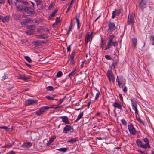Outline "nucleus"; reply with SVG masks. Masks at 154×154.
Returning <instances> with one entry per match:
<instances>
[{
	"mask_svg": "<svg viewBox=\"0 0 154 154\" xmlns=\"http://www.w3.org/2000/svg\"><path fill=\"white\" fill-rule=\"evenodd\" d=\"M61 107H62L61 106H57L54 105H52L50 107L47 106H43L39 108V109L38 111H36L35 113L37 115L40 116L41 114H43L45 111V110L48 109L49 108H54L57 109Z\"/></svg>",
	"mask_w": 154,
	"mask_h": 154,
	"instance_id": "obj_1",
	"label": "nucleus"
},
{
	"mask_svg": "<svg viewBox=\"0 0 154 154\" xmlns=\"http://www.w3.org/2000/svg\"><path fill=\"white\" fill-rule=\"evenodd\" d=\"M136 143L139 147L142 148L144 149L147 148H149L150 147V146L149 143H148L147 144H144V143L141 141L139 139H138L137 140Z\"/></svg>",
	"mask_w": 154,
	"mask_h": 154,
	"instance_id": "obj_2",
	"label": "nucleus"
},
{
	"mask_svg": "<svg viewBox=\"0 0 154 154\" xmlns=\"http://www.w3.org/2000/svg\"><path fill=\"white\" fill-rule=\"evenodd\" d=\"M108 29L107 31L109 32L112 33L113 31L115 30L117 28L114 23L111 21H109L108 24Z\"/></svg>",
	"mask_w": 154,
	"mask_h": 154,
	"instance_id": "obj_3",
	"label": "nucleus"
},
{
	"mask_svg": "<svg viewBox=\"0 0 154 154\" xmlns=\"http://www.w3.org/2000/svg\"><path fill=\"white\" fill-rule=\"evenodd\" d=\"M115 38V36L114 35H109L108 36V42L107 44L106 45L104 50H106L109 49L111 47V43L113 42V40Z\"/></svg>",
	"mask_w": 154,
	"mask_h": 154,
	"instance_id": "obj_4",
	"label": "nucleus"
},
{
	"mask_svg": "<svg viewBox=\"0 0 154 154\" xmlns=\"http://www.w3.org/2000/svg\"><path fill=\"white\" fill-rule=\"evenodd\" d=\"M135 17L134 14L133 13L131 14L130 15H129L128 19V25H132L134 24V23H135Z\"/></svg>",
	"mask_w": 154,
	"mask_h": 154,
	"instance_id": "obj_5",
	"label": "nucleus"
},
{
	"mask_svg": "<svg viewBox=\"0 0 154 154\" xmlns=\"http://www.w3.org/2000/svg\"><path fill=\"white\" fill-rule=\"evenodd\" d=\"M106 75L109 82H113L115 81V79L111 69L108 70L107 71Z\"/></svg>",
	"mask_w": 154,
	"mask_h": 154,
	"instance_id": "obj_6",
	"label": "nucleus"
},
{
	"mask_svg": "<svg viewBox=\"0 0 154 154\" xmlns=\"http://www.w3.org/2000/svg\"><path fill=\"white\" fill-rule=\"evenodd\" d=\"M92 33H91L90 34H88L87 33L86 34L85 39V45H87L89 42L91 41L92 38Z\"/></svg>",
	"mask_w": 154,
	"mask_h": 154,
	"instance_id": "obj_7",
	"label": "nucleus"
},
{
	"mask_svg": "<svg viewBox=\"0 0 154 154\" xmlns=\"http://www.w3.org/2000/svg\"><path fill=\"white\" fill-rule=\"evenodd\" d=\"M139 4V7L143 11V9L146 7V0H138Z\"/></svg>",
	"mask_w": 154,
	"mask_h": 154,
	"instance_id": "obj_8",
	"label": "nucleus"
},
{
	"mask_svg": "<svg viewBox=\"0 0 154 154\" xmlns=\"http://www.w3.org/2000/svg\"><path fill=\"white\" fill-rule=\"evenodd\" d=\"M37 103V100H34L31 99H28L26 100L25 102V106H27L32 105L35 104Z\"/></svg>",
	"mask_w": 154,
	"mask_h": 154,
	"instance_id": "obj_9",
	"label": "nucleus"
},
{
	"mask_svg": "<svg viewBox=\"0 0 154 154\" xmlns=\"http://www.w3.org/2000/svg\"><path fill=\"white\" fill-rule=\"evenodd\" d=\"M128 128L131 134L134 135L135 134L136 132L135 129L132 123H130V125H128Z\"/></svg>",
	"mask_w": 154,
	"mask_h": 154,
	"instance_id": "obj_10",
	"label": "nucleus"
},
{
	"mask_svg": "<svg viewBox=\"0 0 154 154\" xmlns=\"http://www.w3.org/2000/svg\"><path fill=\"white\" fill-rule=\"evenodd\" d=\"M121 13V10L119 9H116L113 11L112 13L111 18L112 19H114L116 16H118Z\"/></svg>",
	"mask_w": 154,
	"mask_h": 154,
	"instance_id": "obj_11",
	"label": "nucleus"
},
{
	"mask_svg": "<svg viewBox=\"0 0 154 154\" xmlns=\"http://www.w3.org/2000/svg\"><path fill=\"white\" fill-rule=\"evenodd\" d=\"M32 145V143L30 142L24 143L21 146V147L25 149L29 148Z\"/></svg>",
	"mask_w": 154,
	"mask_h": 154,
	"instance_id": "obj_12",
	"label": "nucleus"
},
{
	"mask_svg": "<svg viewBox=\"0 0 154 154\" xmlns=\"http://www.w3.org/2000/svg\"><path fill=\"white\" fill-rule=\"evenodd\" d=\"M59 118L61 119H62V122H64L66 124H70L67 116H61Z\"/></svg>",
	"mask_w": 154,
	"mask_h": 154,
	"instance_id": "obj_13",
	"label": "nucleus"
},
{
	"mask_svg": "<svg viewBox=\"0 0 154 154\" xmlns=\"http://www.w3.org/2000/svg\"><path fill=\"white\" fill-rule=\"evenodd\" d=\"M134 109L135 110V114L136 115V119L137 120V121H138L140 123L142 124L143 125H144V122L141 120V119L140 118H139V117H137V115L138 114V112L137 107L135 108Z\"/></svg>",
	"mask_w": 154,
	"mask_h": 154,
	"instance_id": "obj_14",
	"label": "nucleus"
},
{
	"mask_svg": "<svg viewBox=\"0 0 154 154\" xmlns=\"http://www.w3.org/2000/svg\"><path fill=\"white\" fill-rule=\"evenodd\" d=\"M71 126L69 125H66L64 128L63 133H67V131H69L71 130Z\"/></svg>",
	"mask_w": 154,
	"mask_h": 154,
	"instance_id": "obj_15",
	"label": "nucleus"
},
{
	"mask_svg": "<svg viewBox=\"0 0 154 154\" xmlns=\"http://www.w3.org/2000/svg\"><path fill=\"white\" fill-rule=\"evenodd\" d=\"M12 16L14 20H19L21 17V15L20 14L16 13L13 14Z\"/></svg>",
	"mask_w": 154,
	"mask_h": 154,
	"instance_id": "obj_16",
	"label": "nucleus"
},
{
	"mask_svg": "<svg viewBox=\"0 0 154 154\" xmlns=\"http://www.w3.org/2000/svg\"><path fill=\"white\" fill-rule=\"evenodd\" d=\"M113 106L114 108H118L119 109H121L122 108L121 105L116 102L114 103Z\"/></svg>",
	"mask_w": 154,
	"mask_h": 154,
	"instance_id": "obj_17",
	"label": "nucleus"
},
{
	"mask_svg": "<svg viewBox=\"0 0 154 154\" xmlns=\"http://www.w3.org/2000/svg\"><path fill=\"white\" fill-rule=\"evenodd\" d=\"M131 101L133 108L134 109L137 107V103L134 99H131Z\"/></svg>",
	"mask_w": 154,
	"mask_h": 154,
	"instance_id": "obj_18",
	"label": "nucleus"
},
{
	"mask_svg": "<svg viewBox=\"0 0 154 154\" xmlns=\"http://www.w3.org/2000/svg\"><path fill=\"white\" fill-rule=\"evenodd\" d=\"M56 138L55 136H54L49 139V140L48 142L46 143V145L48 146L51 144L52 143Z\"/></svg>",
	"mask_w": 154,
	"mask_h": 154,
	"instance_id": "obj_19",
	"label": "nucleus"
},
{
	"mask_svg": "<svg viewBox=\"0 0 154 154\" xmlns=\"http://www.w3.org/2000/svg\"><path fill=\"white\" fill-rule=\"evenodd\" d=\"M10 18V16L8 15L5 16L3 18H2V22L3 23H5L6 22H8L9 21Z\"/></svg>",
	"mask_w": 154,
	"mask_h": 154,
	"instance_id": "obj_20",
	"label": "nucleus"
},
{
	"mask_svg": "<svg viewBox=\"0 0 154 154\" xmlns=\"http://www.w3.org/2000/svg\"><path fill=\"white\" fill-rule=\"evenodd\" d=\"M132 46L134 48H135L136 47L137 43V39L135 38L132 39Z\"/></svg>",
	"mask_w": 154,
	"mask_h": 154,
	"instance_id": "obj_21",
	"label": "nucleus"
},
{
	"mask_svg": "<svg viewBox=\"0 0 154 154\" xmlns=\"http://www.w3.org/2000/svg\"><path fill=\"white\" fill-rule=\"evenodd\" d=\"M32 21V20L30 19H26L24 20L23 21L21 22L20 24L22 25H25L26 23Z\"/></svg>",
	"mask_w": 154,
	"mask_h": 154,
	"instance_id": "obj_22",
	"label": "nucleus"
},
{
	"mask_svg": "<svg viewBox=\"0 0 154 154\" xmlns=\"http://www.w3.org/2000/svg\"><path fill=\"white\" fill-rule=\"evenodd\" d=\"M37 37L39 39H45L48 37V35L45 34L37 35Z\"/></svg>",
	"mask_w": 154,
	"mask_h": 154,
	"instance_id": "obj_23",
	"label": "nucleus"
},
{
	"mask_svg": "<svg viewBox=\"0 0 154 154\" xmlns=\"http://www.w3.org/2000/svg\"><path fill=\"white\" fill-rule=\"evenodd\" d=\"M27 29L29 30L34 31L35 29V26L34 25L27 26Z\"/></svg>",
	"mask_w": 154,
	"mask_h": 154,
	"instance_id": "obj_24",
	"label": "nucleus"
},
{
	"mask_svg": "<svg viewBox=\"0 0 154 154\" xmlns=\"http://www.w3.org/2000/svg\"><path fill=\"white\" fill-rule=\"evenodd\" d=\"M73 26V25L72 24V20H71V22L70 24V26L69 27L68 29V30L67 32V34L69 35V32L71 30V29L72 27Z\"/></svg>",
	"mask_w": 154,
	"mask_h": 154,
	"instance_id": "obj_25",
	"label": "nucleus"
},
{
	"mask_svg": "<svg viewBox=\"0 0 154 154\" xmlns=\"http://www.w3.org/2000/svg\"><path fill=\"white\" fill-rule=\"evenodd\" d=\"M76 54L75 51L73 50L72 51V53L71 54V56L70 57V60H73L74 57V56Z\"/></svg>",
	"mask_w": 154,
	"mask_h": 154,
	"instance_id": "obj_26",
	"label": "nucleus"
},
{
	"mask_svg": "<svg viewBox=\"0 0 154 154\" xmlns=\"http://www.w3.org/2000/svg\"><path fill=\"white\" fill-rule=\"evenodd\" d=\"M78 141V138H75L73 139H70L68 140L67 141L69 143H75L76 141Z\"/></svg>",
	"mask_w": 154,
	"mask_h": 154,
	"instance_id": "obj_27",
	"label": "nucleus"
},
{
	"mask_svg": "<svg viewBox=\"0 0 154 154\" xmlns=\"http://www.w3.org/2000/svg\"><path fill=\"white\" fill-rule=\"evenodd\" d=\"M56 96V95H54L51 97L49 96H46L45 97L49 100H54V98Z\"/></svg>",
	"mask_w": 154,
	"mask_h": 154,
	"instance_id": "obj_28",
	"label": "nucleus"
},
{
	"mask_svg": "<svg viewBox=\"0 0 154 154\" xmlns=\"http://www.w3.org/2000/svg\"><path fill=\"white\" fill-rule=\"evenodd\" d=\"M25 33L28 35H32L34 33V31L32 30H29L27 31H25Z\"/></svg>",
	"mask_w": 154,
	"mask_h": 154,
	"instance_id": "obj_29",
	"label": "nucleus"
},
{
	"mask_svg": "<svg viewBox=\"0 0 154 154\" xmlns=\"http://www.w3.org/2000/svg\"><path fill=\"white\" fill-rule=\"evenodd\" d=\"M80 17V15L79 14L76 15L75 16V18L77 24H80V20L79 19V18Z\"/></svg>",
	"mask_w": 154,
	"mask_h": 154,
	"instance_id": "obj_30",
	"label": "nucleus"
},
{
	"mask_svg": "<svg viewBox=\"0 0 154 154\" xmlns=\"http://www.w3.org/2000/svg\"><path fill=\"white\" fill-rule=\"evenodd\" d=\"M104 45L105 43L103 42V38H101V46L100 48L102 49H104L105 48V47L104 48Z\"/></svg>",
	"mask_w": 154,
	"mask_h": 154,
	"instance_id": "obj_31",
	"label": "nucleus"
},
{
	"mask_svg": "<svg viewBox=\"0 0 154 154\" xmlns=\"http://www.w3.org/2000/svg\"><path fill=\"white\" fill-rule=\"evenodd\" d=\"M16 8L17 10L18 11H23V7L22 6L17 5Z\"/></svg>",
	"mask_w": 154,
	"mask_h": 154,
	"instance_id": "obj_32",
	"label": "nucleus"
},
{
	"mask_svg": "<svg viewBox=\"0 0 154 154\" xmlns=\"http://www.w3.org/2000/svg\"><path fill=\"white\" fill-rule=\"evenodd\" d=\"M57 150L59 151H62L64 152L67 150V149L66 148H62L57 149Z\"/></svg>",
	"mask_w": 154,
	"mask_h": 154,
	"instance_id": "obj_33",
	"label": "nucleus"
},
{
	"mask_svg": "<svg viewBox=\"0 0 154 154\" xmlns=\"http://www.w3.org/2000/svg\"><path fill=\"white\" fill-rule=\"evenodd\" d=\"M33 43L35 44L36 45H41V41H33Z\"/></svg>",
	"mask_w": 154,
	"mask_h": 154,
	"instance_id": "obj_34",
	"label": "nucleus"
},
{
	"mask_svg": "<svg viewBox=\"0 0 154 154\" xmlns=\"http://www.w3.org/2000/svg\"><path fill=\"white\" fill-rule=\"evenodd\" d=\"M8 75L6 74L5 73H4V76L2 77V79H1V80L2 81L5 80V79H8Z\"/></svg>",
	"mask_w": 154,
	"mask_h": 154,
	"instance_id": "obj_35",
	"label": "nucleus"
},
{
	"mask_svg": "<svg viewBox=\"0 0 154 154\" xmlns=\"http://www.w3.org/2000/svg\"><path fill=\"white\" fill-rule=\"evenodd\" d=\"M118 63V61H114L112 63V66L115 68V66L117 65V63Z\"/></svg>",
	"mask_w": 154,
	"mask_h": 154,
	"instance_id": "obj_36",
	"label": "nucleus"
},
{
	"mask_svg": "<svg viewBox=\"0 0 154 154\" xmlns=\"http://www.w3.org/2000/svg\"><path fill=\"white\" fill-rule=\"evenodd\" d=\"M14 144V142L13 141H11V143H9L6 144L7 148H10Z\"/></svg>",
	"mask_w": 154,
	"mask_h": 154,
	"instance_id": "obj_37",
	"label": "nucleus"
},
{
	"mask_svg": "<svg viewBox=\"0 0 154 154\" xmlns=\"http://www.w3.org/2000/svg\"><path fill=\"white\" fill-rule=\"evenodd\" d=\"M75 71L76 69H75L74 70H73L69 74L68 76L70 77L71 76H73L75 74Z\"/></svg>",
	"mask_w": 154,
	"mask_h": 154,
	"instance_id": "obj_38",
	"label": "nucleus"
},
{
	"mask_svg": "<svg viewBox=\"0 0 154 154\" xmlns=\"http://www.w3.org/2000/svg\"><path fill=\"white\" fill-rule=\"evenodd\" d=\"M84 111H83L81 113H80L78 116L77 120H79L81 119L83 116Z\"/></svg>",
	"mask_w": 154,
	"mask_h": 154,
	"instance_id": "obj_39",
	"label": "nucleus"
},
{
	"mask_svg": "<svg viewBox=\"0 0 154 154\" xmlns=\"http://www.w3.org/2000/svg\"><path fill=\"white\" fill-rule=\"evenodd\" d=\"M25 59L29 63H30L32 62V60L28 56H25Z\"/></svg>",
	"mask_w": 154,
	"mask_h": 154,
	"instance_id": "obj_40",
	"label": "nucleus"
},
{
	"mask_svg": "<svg viewBox=\"0 0 154 154\" xmlns=\"http://www.w3.org/2000/svg\"><path fill=\"white\" fill-rule=\"evenodd\" d=\"M63 75V73L61 71H59L57 74V76L58 77H61Z\"/></svg>",
	"mask_w": 154,
	"mask_h": 154,
	"instance_id": "obj_41",
	"label": "nucleus"
},
{
	"mask_svg": "<svg viewBox=\"0 0 154 154\" xmlns=\"http://www.w3.org/2000/svg\"><path fill=\"white\" fill-rule=\"evenodd\" d=\"M112 45L114 46H117L118 45V42L117 41L113 42L111 43V46H112Z\"/></svg>",
	"mask_w": 154,
	"mask_h": 154,
	"instance_id": "obj_42",
	"label": "nucleus"
},
{
	"mask_svg": "<svg viewBox=\"0 0 154 154\" xmlns=\"http://www.w3.org/2000/svg\"><path fill=\"white\" fill-rule=\"evenodd\" d=\"M30 8L29 7H24V8H23V10L25 12H28L29 10V8Z\"/></svg>",
	"mask_w": 154,
	"mask_h": 154,
	"instance_id": "obj_43",
	"label": "nucleus"
},
{
	"mask_svg": "<svg viewBox=\"0 0 154 154\" xmlns=\"http://www.w3.org/2000/svg\"><path fill=\"white\" fill-rule=\"evenodd\" d=\"M46 89L48 91H53L54 88L52 86H48L46 87Z\"/></svg>",
	"mask_w": 154,
	"mask_h": 154,
	"instance_id": "obj_44",
	"label": "nucleus"
},
{
	"mask_svg": "<svg viewBox=\"0 0 154 154\" xmlns=\"http://www.w3.org/2000/svg\"><path fill=\"white\" fill-rule=\"evenodd\" d=\"M100 93L99 91H98L97 93L95 96V99L96 100H97L99 97Z\"/></svg>",
	"mask_w": 154,
	"mask_h": 154,
	"instance_id": "obj_45",
	"label": "nucleus"
},
{
	"mask_svg": "<svg viewBox=\"0 0 154 154\" xmlns=\"http://www.w3.org/2000/svg\"><path fill=\"white\" fill-rule=\"evenodd\" d=\"M121 122L122 123V124L124 125H127V122L124 119H122L121 120Z\"/></svg>",
	"mask_w": 154,
	"mask_h": 154,
	"instance_id": "obj_46",
	"label": "nucleus"
},
{
	"mask_svg": "<svg viewBox=\"0 0 154 154\" xmlns=\"http://www.w3.org/2000/svg\"><path fill=\"white\" fill-rule=\"evenodd\" d=\"M29 79V77L26 76L25 75H23L22 80L26 81Z\"/></svg>",
	"mask_w": 154,
	"mask_h": 154,
	"instance_id": "obj_47",
	"label": "nucleus"
},
{
	"mask_svg": "<svg viewBox=\"0 0 154 154\" xmlns=\"http://www.w3.org/2000/svg\"><path fill=\"white\" fill-rule=\"evenodd\" d=\"M42 2V1L40 0H36V2L37 5L38 6V5L41 4Z\"/></svg>",
	"mask_w": 154,
	"mask_h": 154,
	"instance_id": "obj_48",
	"label": "nucleus"
},
{
	"mask_svg": "<svg viewBox=\"0 0 154 154\" xmlns=\"http://www.w3.org/2000/svg\"><path fill=\"white\" fill-rule=\"evenodd\" d=\"M57 10H55L51 14V17H54L55 14L57 12Z\"/></svg>",
	"mask_w": 154,
	"mask_h": 154,
	"instance_id": "obj_49",
	"label": "nucleus"
},
{
	"mask_svg": "<svg viewBox=\"0 0 154 154\" xmlns=\"http://www.w3.org/2000/svg\"><path fill=\"white\" fill-rule=\"evenodd\" d=\"M105 58L108 60H111L112 59V58L109 55L107 54L105 55Z\"/></svg>",
	"mask_w": 154,
	"mask_h": 154,
	"instance_id": "obj_50",
	"label": "nucleus"
},
{
	"mask_svg": "<svg viewBox=\"0 0 154 154\" xmlns=\"http://www.w3.org/2000/svg\"><path fill=\"white\" fill-rule=\"evenodd\" d=\"M0 129H3L7 130L8 129V128L7 127L4 126H0Z\"/></svg>",
	"mask_w": 154,
	"mask_h": 154,
	"instance_id": "obj_51",
	"label": "nucleus"
},
{
	"mask_svg": "<svg viewBox=\"0 0 154 154\" xmlns=\"http://www.w3.org/2000/svg\"><path fill=\"white\" fill-rule=\"evenodd\" d=\"M144 142L146 143V144H147L148 143H149V141L147 138H145L143 140Z\"/></svg>",
	"mask_w": 154,
	"mask_h": 154,
	"instance_id": "obj_52",
	"label": "nucleus"
},
{
	"mask_svg": "<svg viewBox=\"0 0 154 154\" xmlns=\"http://www.w3.org/2000/svg\"><path fill=\"white\" fill-rule=\"evenodd\" d=\"M60 22V20L59 19L58 17H57L56 18V22L57 24H58Z\"/></svg>",
	"mask_w": 154,
	"mask_h": 154,
	"instance_id": "obj_53",
	"label": "nucleus"
},
{
	"mask_svg": "<svg viewBox=\"0 0 154 154\" xmlns=\"http://www.w3.org/2000/svg\"><path fill=\"white\" fill-rule=\"evenodd\" d=\"M53 6V3H51L49 6L48 8V9L49 10L52 8Z\"/></svg>",
	"mask_w": 154,
	"mask_h": 154,
	"instance_id": "obj_54",
	"label": "nucleus"
},
{
	"mask_svg": "<svg viewBox=\"0 0 154 154\" xmlns=\"http://www.w3.org/2000/svg\"><path fill=\"white\" fill-rule=\"evenodd\" d=\"M6 154H16V152L15 151L11 150L7 153Z\"/></svg>",
	"mask_w": 154,
	"mask_h": 154,
	"instance_id": "obj_55",
	"label": "nucleus"
},
{
	"mask_svg": "<svg viewBox=\"0 0 154 154\" xmlns=\"http://www.w3.org/2000/svg\"><path fill=\"white\" fill-rule=\"evenodd\" d=\"M127 90V88L126 86H125L124 87V88L123 89V91L125 93L126 92Z\"/></svg>",
	"mask_w": 154,
	"mask_h": 154,
	"instance_id": "obj_56",
	"label": "nucleus"
},
{
	"mask_svg": "<svg viewBox=\"0 0 154 154\" xmlns=\"http://www.w3.org/2000/svg\"><path fill=\"white\" fill-rule=\"evenodd\" d=\"M71 45H70L69 46H68L67 48V51L69 52L70 51H71Z\"/></svg>",
	"mask_w": 154,
	"mask_h": 154,
	"instance_id": "obj_57",
	"label": "nucleus"
},
{
	"mask_svg": "<svg viewBox=\"0 0 154 154\" xmlns=\"http://www.w3.org/2000/svg\"><path fill=\"white\" fill-rule=\"evenodd\" d=\"M119 96L120 97V100H121V101H122L123 99V97H122V94H119Z\"/></svg>",
	"mask_w": 154,
	"mask_h": 154,
	"instance_id": "obj_58",
	"label": "nucleus"
},
{
	"mask_svg": "<svg viewBox=\"0 0 154 154\" xmlns=\"http://www.w3.org/2000/svg\"><path fill=\"white\" fill-rule=\"evenodd\" d=\"M72 7V6H70L69 5L68 6V8L67 10L66 11V13H67L70 10V9Z\"/></svg>",
	"mask_w": 154,
	"mask_h": 154,
	"instance_id": "obj_59",
	"label": "nucleus"
},
{
	"mask_svg": "<svg viewBox=\"0 0 154 154\" xmlns=\"http://www.w3.org/2000/svg\"><path fill=\"white\" fill-rule=\"evenodd\" d=\"M23 76V75H20L18 76V78L22 80Z\"/></svg>",
	"mask_w": 154,
	"mask_h": 154,
	"instance_id": "obj_60",
	"label": "nucleus"
},
{
	"mask_svg": "<svg viewBox=\"0 0 154 154\" xmlns=\"http://www.w3.org/2000/svg\"><path fill=\"white\" fill-rule=\"evenodd\" d=\"M8 3L9 4H12V0H7Z\"/></svg>",
	"mask_w": 154,
	"mask_h": 154,
	"instance_id": "obj_61",
	"label": "nucleus"
},
{
	"mask_svg": "<svg viewBox=\"0 0 154 154\" xmlns=\"http://www.w3.org/2000/svg\"><path fill=\"white\" fill-rule=\"evenodd\" d=\"M29 13H30L32 14H35V12L34 11H30Z\"/></svg>",
	"mask_w": 154,
	"mask_h": 154,
	"instance_id": "obj_62",
	"label": "nucleus"
},
{
	"mask_svg": "<svg viewBox=\"0 0 154 154\" xmlns=\"http://www.w3.org/2000/svg\"><path fill=\"white\" fill-rule=\"evenodd\" d=\"M138 151L142 154H145V152L144 151H142L141 150H138Z\"/></svg>",
	"mask_w": 154,
	"mask_h": 154,
	"instance_id": "obj_63",
	"label": "nucleus"
},
{
	"mask_svg": "<svg viewBox=\"0 0 154 154\" xmlns=\"http://www.w3.org/2000/svg\"><path fill=\"white\" fill-rule=\"evenodd\" d=\"M151 39L152 40V41H153V42H152V44L154 45V36Z\"/></svg>",
	"mask_w": 154,
	"mask_h": 154,
	"instance_id": "obj_64",
	"label": "nucleus"
}]
</instances>
